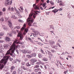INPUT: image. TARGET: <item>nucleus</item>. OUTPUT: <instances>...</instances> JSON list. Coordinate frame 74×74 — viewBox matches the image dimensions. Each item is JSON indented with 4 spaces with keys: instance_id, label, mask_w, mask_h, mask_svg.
<instances>
[{
    "instance_id": "f257e3e1",
    "label": "nucleus",
    "mask_w": 74,
    "mask_h": 74,
    "mask_svg": "<svg viewBox=\"0 0 74 74\" xmlns=\"http://www.w3.org/2000/svg\"><path fill=\"white\" fill-rule=\"evenodd\" d=\"M18 48V46L16 45L15 42H14L12 45H11L10 48L7 51L6 53V55H10L13 58L15 57V54L14 53L15 50Z\"/></svg>"
},
{
    "instance_id": "f03ea898",
    "label": "nucleus",
    "mask_w": 74,
    "mask_h": 74,
    "mask_svg": "<svg viewBox=\"0 0 74 74\" xmlns=\"http://www.w3.org/2000/svg\"><path fill=\"white\" fill-rule=\"evenodd\" d=\"M36 15H39L38 13H35V14L32 12L29 14V16L27 19V22L28 23L29 26H31L33 22H34V20L35 19Z\"/></svg>"
},
{
    "instance_id": "7ed1b4c3",
    "label": "nucleus",
    "mask_w": 74,
    "mask_h": 74,
    "mask_svg": "<svg viewBox=\"0 0 74 74\" xmlns=\"http://www.w3.org/2000/svg\"><path fill=\"white\" fill-rule=\"evenodd\" d=\"M9 58L10 61H12L13 58H11L10 57V56L7 55V56H4L3 57V58L0 61V69L2 70L3 68L4 67V66L7 63L8 59Z\"/></svg>"
},
{
    "instance_id": "20e7f679",
    "label": "nucleus",
    "mask_w": 74,
    "mask_h": 74,
    "mask_svg": "<svg viewBox=\"0 0 74 74\" xmlns=\"http://www.w3.org/2000/svg\"><path fill=\"white\" fill-rule=\"evenodd\" d=\"M10 1V0H6L5 2V6H7V5H11L12 4V1Z\"/></svg>"
},
{
    "instance_id": "39448f33",
    "label": "nucleus",
    "mask_w": 74,
    "mask_h": 74,
    "mask_svg": "<svg viewBox=\"0 0 74 74\" xmlns=\"http://www.w3.org/2000/svg\"><path fill=\"white\" fill-rule=\"evenodd\" d=\"M17 37H20V40H22L23 39V35L22 33L20 32L18 33L17 34Z\"/></svg>"
},
{
    "instance_id": "423d86ee",
    "label": "nucleus",
    "mask_w": 74,
    "mask_h": 74,
    "mask_svg": "<svg viewBox=\"0 0 74 74\" xmlns=\"http://www.w3.org/2000/svg\"><path fill=\"white\" fill-rule=\"evenodd\" d=\"M45 52L46 53V55L48 54L49 56H52L53 55V54L50 51H49L48 50H46L45 51Z\"/></svg>"
},
{
    "instance_id": "0eeeda50",
    "label": "nucleus",
    "mask_w": 74,
    "mask_h": 74,
    "mask_svg": "<svg viewBox=\"0 0 74 74\" xmlns=\"http://www.w3.org/2000/svg\"><path fill=\"white\" fill-rule=\"evenodd\" d=\"M24 27H22L21 29V31L22 32H23V30H24V31L25 33H27L28 32V29H25V27H26V25L25 24H24L23 25Z\"/></svg>"
},
{
    "instance_id": "6e6552de",
    "label": "nucleus",
    "mask_w": 74,
    "mask_h": 74,
    "mask_svg": "<svg viewBox=\"0 0 74 74\" xmlns=\"http://www.w3.org/2000/svg\"><path fill=\"white\" fill-rule=\"evenodd\" d=\"M31 62L30 63L32 64V65H34V63L35 62H37V59H32L30 60Z\"/></svg>"
},
{
    "instance_id": "1a4fd4ad",
    "label": "nucleus",
    "mask_w": 74,
    "mask_h": 74,
    "mask_svg": "<svg viewBox=\"0 0 74 74\" xmlns=\"http://www.w3.org/2000/svg\"><path fill=\"white\" fill-rule=\"evenodd\" d=\"M18 73L19 74H22L23 73V71L21 69L19 68L18 70Z\"/></svg>"
},
{
    "instance_id": "9d476101",
    "label": "nucleus",
    "mask_w": 74,
    "mask_h": 74,
    "mask_svg": "<svg viewBox=\"0 0 74 74\" xmlns=\"http://www.w3.org/2000/svg\"><path fill=\"white\" fill-rule=\"evenodd\" d=\"M4 46H1L0 47V53H1L3 52V51L2 50V49L4 50V48L3 47Z\"/></svg>"
},
{
    "instance_id": "9b49d317",
    "label": "nucleus",
    "mask_w": 74,
    "mask_h": 74,
    "mask_svg": "<svg viewBox=\"0 0 74 74\" xmlns=\"http://www.w3.org/2000/svg\"><path fill=\"white\" fill-rule=\"evenodd\" d=\"M8 23H9V27H10V28H11V29H12V28H13V27H12V23H11V21H8Z\"/></svg>"
},
{
    "instance_id": "f8f14e48",
    "label": "nucleus",
    "mask_w": 74,
    "mask_h": 74,
    "mask_svg": "<svg viewBox=\"0 0 74 74\" xmlns=\"http://www.w3.org/2000/svg\"><path fill=\"white\" fill-rule=\"evenodd\" d=\"M14 31H11V33H8V36H10V37H12V34H14Z\"/></svg>"
},
{
    "instance_id": "ddd939ff",
    "label": "nucleus",
    "mask_w": 74,
    "mask_h": 74,
    "mask_svg": "<svg viewBox=\"0 0 74 74\" xmlns=\"http://www.w3.org/2000/svg\"><path fill=\"white\" fill-rule=\"evenodd\" d=\"M2 27L4 30L6 31L8 30V29L7 28V26H6L5 25H3Z\"/></svg>"
},
{
    "instance_id": "4468645a",
    "label": "nucleus",
    "mask_w": 74,
    "mask_h": 74,
    "mask_svg": "<svg viewBox=\"0 0 74 74\" xmlns=\"http://www.w3.org/2000/svg\"><path fill=\"white\" fill-rule=\"evenodd\" d=\"M42 63V62L39 60H38L37 62L36 63V64H38V65H40Z\"/></svg>"
},
{
    "instance_id": "2eb2a0df",
    "label": "nucleus",
    "mask_w": 74,
    "mask_h": 74,
    "mask_svg": "<svg viewBox=\"0 0 74 74\" xmlns=\"http://www.w3.org/2000/svg\"><path fill=\"white\" fill-rule=\"evenodd\" d=\"M15 67L14 66H12L10 67V70H11L10 71L11 72H12L13 71V70H15Z\"/></svg>"
},
{
    "instance_id": "dca6fc26",
    "label": "nucleus",
    "mask_w": 74,
    "mask_h": 74,
    "mask_svg": "<svg viewBox=\"0 0 74 74\" xmlns=\"http://www.w3.org/2000/svg\"><path fill=\"white\" fill-rule=\"evenodd\" d=\"M5 40L6 41H7L8 42H10V41H11V39L8 37H6Z\"/></svg>"
},
{
    "instance_id": "f3484780",
    "label": "nucleus",
    "mask_w": 74,
    "mask_h": 74,
    "mask_svg": "<svg viewBox=\"0 0 74 74\" xmlns=\"http://www.w3.org/2000/svg\"><path fill=\"white\" fill-rule=\"evenodd\" d=\"M36 53H32L31 54V58L33 57H36Z\"/></svg>"
},
{
    "instance_id": "a211bd4d",
    "label": "nucleus",
    "mask_w": 74,
    "mask_h": 74,
    "mask_svg": "<svg viewBox=\"0 0 74 74\" xmlns=\"http://www.w3.org/2000/svg\"><path fill=\"white\" fill-rule=\"evenodd\" d=\"M31 64H32L31 63L30 64L29 62H27L26 64V66L27 67H30V66H31Z\"/></svg>"
},
{
    "instance_id": "6ab92c4d",
    "label": "nucleus",
    "mask_w": 74,
    "mask_h": 74,
    "mask_svg": "<svg viewBox=\"0 0 74 74\" xmlns=\"http://www.w3.org/2000/svg\"><path fill=\"white\" fill-rule=\"evenodd\" d=\"M52 41L51 40H49L48 41V42L47 43H46L45 44H52Z\"/></svg>"
},
{
    "instance_id": "aec40b11",
    "label": "nucleus",
    "mask_w": 74,
    "mask_h": 74,
    "mask_svg": "<svg viewBox=\"0 0 74 74\" xmlns=\"http://www.w3.org/2000/svg\"><path fill=\"white\" fill-rule=\"evenodd\" d=\"M8 45L6 44H5L3 45V47L5 49L8 48Z\"/></svg>"
},
{
    "instance_id": "412c9836",
    "label": "nucleus",
    "mask_w": 74,
    "mask_h": 74,
    "mask_svg": "<svg viewBox=\"0 0 74 74\" xmlns=\"http://www.w3.org/2000/svg\"><path fill=\"white\" fill-rule=\"evenodd\" d=\"M22 52L23 53H26L27 52V50L24 49L22 51Z\"/></svg>"
},
{
    "instance_id": "4be33fe9",
    "label": "nucleus",
    "mask_w": 74,
    "mask_h": 74,
    "mask_svg": "<svg viewBox=\"0 0 74 74\" xmlns=\"http://www.w3.org/2000/svg\"><path fill=\"white\" fill-rule=\"evenodd\" d=\"M26 57L27 58H32V56L29 54H28L26 55Z\"/></svg>"
},
{
    "instance_id": "5701e85b",
    "label": "nucleus",
    "mask_w": 74,
    "mask_h": 74,
    "mask_svg": "<svg viewBox=\"0 0 74 74\" xmlns=\"http://www.w3.org/2000/svg\"><path fill=\"white\" fill-rule=\"evenodd\" d=\"M42 60H43V61H48V60L47 58L44 57L43 58Z\"/></svg>"
},
{
    "instance_id": "b1692460",
    "label": "nucleus",
    "mask_w": 74,
    "mask_h": 74,
    "mask_svg": "<svg viewBox=\"0 0 74 74\" xmlns=\"http://www.w3.org/2000/svg\"><path fill=\"white\" fill-rule=\"evenodd\" d=\"M53 48H54L55 49V50H57V48H58V46L56 45H53V47H52Z\"/></svg>"
},
{
    "instance_id": "393cba45",
    "label": "nucleus",
    "mask_w": 74,
    "mask_h": 74,
    "mask_svg": "<svg viewBox=\"0 0 74 74\" xmlns=\"http://www.w3.org/2000/svg\"><path fill=\"white\" fill-rule=\"evenodd\" d=\"M34 8L35 10H40V8L37 5H35L34 7Z\"/></svg>"
},
{
    "instance_id": "a878e982",
    "label": "nucleus",
    "mask_w": 74,
    "mask_h": 74,
    "mask_svg": "<svg viewBox=\"0 0 74 74\" xmlns=\"http://www.w3.org/2000/svg\"><path fill=\"white\" fill-rule=\"evenodd\" d=\"M40 1V0H36V3H38ZM41 1L42 3H44V0H41Z\"/></svg>"
},
{
    "instance_id": "bb28decb",
    "label": "nucleus",
    "mask_w": 74,
    "mask_h": 74,
    "mask_svg": "<svg viewBox=\"0 0 74 74\" xmlns=\"http://www.w3.org/2000/svg\"><path fill=\"white\" fill-rule=\"evenodd\" d=\"M38 56L39 58H42V54L40 53H39L38 54Z\"/></svg>"
},
{
    "instance_id": "cd10ccee",
    "label": "nucleus",
    "mask_w": 74,
    "mask_h": 74,
    "mask_svg": "<svg viewBox=\"0 0 74 74\" xmlns=\"http://www.w3.org/2000/svg\"><path fill=\"white\" fill-rule=\"evenodd\" d=\"M34 71L35 73H37L38 71V69H35L34 70Z\"/></svg>"
},
{
    "instance_id": "c85d7f7f",
    "label": "nucleus",
    "mask_w": 74,
    "mask_h": 74,
    "mask_svg": "<svg viewBox=\"0 0 74 74\" xmlns=\"http://www.w3.org/2000/svg\"><path fill=\"white\" fill-rule=\"evenodd\" d=\"M51 51L52 53H55V52H56V50H55L51 49Z\"/></svg>"
},
{
    "instance_id": "c756f323",
    "label": "nucleus",
    "mask_w": 74,
    "mask_h": 74,
    "mask_svg": "<svg viewBox=\"0 0 74 74\" xmlns=\"http://www.w3.org/2000/svg\"><path fill=\"white\" fill-rule=\"evenodd\" d=\"M46 4H47V3H44L43 4V5H42L43 7L44 8V7H45V6H46Z\"/></svg>"
},
{
    "instance_id": "7c9ffc66",
    "label": "nucleus",
    "mask_w": 74,
    "mask_h": 74,
    "mask_svg": "<svg viewBox=\"0 0 74 74\" xmlns=\"http://www.w3.org/2000/svg\"><path fill=\"white\" fill-rule=\"evenodd\" d=\"M40 51L43 54H45V52L43 50H42V49H41Z\"/></svg>"
},
{
    "instance_id": "2f4dec72",
    "label": "nucleus",
    "mask_w": 74,
    "mask_h": 74,
    "mask_svg": "<svg viewBox=\"0 0 74 74\" xmlns=\"http://www.w3.org/2000/svg\"><path fill=\"white\" fill-rule=\"evenodd\" d=\"M18 21L19 22H22V23H23V22H24L22 20H21V19H18Z\"/></svg>"
},
{
    "instance_id": "473e14b6",
    "label": "nucleus",
    "mask_w": 74,
    "mask_h": 74,
    "mask_svg": "<svg viewBox=\"0 0 74 74\" xmlns=\"http://www.w3.org/2000/svg\"><path fill=\"white\" fill-rule=\"evenodd\" d=\"M59 10V9H57V10H56V12L54 10H53L52 11V12H54V13H55L56 12H58V10Z\"/></svg>"
},
{
    "instance_id": "72a5a7b5",
    "label": "nucleus",
    "mask_w": 74,
    "mask_h": 74,
    "mask_svg": "<svg viewBox=\"0 0 74 74\" xmlns=\"http://www.w3.org/2000/svg\"><path fill=\"white\" fill-rule=\"evenodd\" d=\"M50 27L51 28V29H54V27L53 26V25H51L50 26Z\"/></svg>"
},
{
    "instance_id": "f704fd0d",
    "label": "nucleus",
    "mask_w": 74,
    "mask_h": 74,
    "mask_svg": "<svg viewBox=\"0 0 74 74\" xmlns=\"http://www.w3.org/2000/svg\"><path fill=\"white\" fill-rule=\"evenodd\" d=\"M23 70H27V68L26 67L23 66Z\"/></svg>"
},
{
    "instance_id": "c9c22d12",
    "label": "nucleus",
    "mask_w": 74,
    "mask_h": 74,
    "mask_svg": "<svg viewBox=\"0 0 74 74\" xmlns=\"http://www.w3.org/2000/svg\"><path fill=\"white\" fill-rule=\"evenodd\" d=\"M33 34L34 37H37V35L36 33H33Z\"/></svg>"
},
{
    "instance_id": "e433bc0d",
    "label": "nucleus",
    "mask_w": 74,
    "mask_h": 74,
    "mask_svg": "<svg viewBox=\"0 0 74 74\" xmlns=\"http://www.w3.org/2000/svg\"><path fill=\"white\" fill-rule=\"evenodd\" d=\"M21 65L22 66H24V65H25L26 64V62H23L22 63H21Z\"/></svg>"
},
{
    "instance_id": "4c0bfd02",
    "label": "nucleus",
    "mask_w": 74,
    "mask_h": 74,
    "mask_svg": "<svg viewBox=\"0 0 74 74\" xmlns=\"http://www.w3.org/2000/svg\"><path fill=\"white\" fill-rule=\"evenodd\" d=\"M12 74H16V71H13Z\"/></svg>"
},
{
    "instance_id": "58836bf2",
    "label": "nucleus",
    "mask_w": 74,
    "mask_h": 74,
    "mask_svg": "<svg viewBox=\"0 0 74 74\" xmlns=\"http://www.w3.org/2000/svg\"><path fill=\"white\" fill-rule=\"evenodd\" d=\"M32 52V51L31 50L29 51H27V53H29V54H30Z\"/></svg>"
},
{
    "instance_id": "ea45409f",
    "label": "nucleus",
    "mask_w": 74,
    "mask_h": 74,
    "mask_svg": "<svg viewBox=\"0 0 74 74\" xmlns=\"http://www.w3.org/2000/svg\"><path fill=\"white\" fill-rule=\"evenodd\" d=\"M15 29H20V26H17L15 27Z\"/></svg>"
},
{
    "instance_id": "a19ab883",
    "label": "nucleus",
    "mask_w": 74,
    "mask_h": 74,
    "mask_svg": "<svg viewBox=\"0 0 74 74\" xmlns=\"http://www.w3.org/2000/svg\"><path fill=\"white\" fill-rule=\"evenodd\" d=\"M37 25V23L36 22H34L33 24V26H36Z\"/></svg>"
},
{
    "instance_id": "79ce46f5",
    "label": "nucleus",
    "mask_w": 74,
    "mask_h": 74,
    "mask_svg": "<svg viewBox=\"0 0 74 74\" xmlns=\"http://www.w3.org/2000/svg\"><path fill=\"white\" fill-rule=\"evenodd\" d=\"M36 34H37V35H38V34L40 35V32L38 31H36Z\"/></svg>"
},
{
    "instance_id": "37998d69",
    "label": "nucleus",
    "mask_w": 74,
    "mask_h": 74,
    "mask_svg": "<svg viewBox=\"0 0 74 74\" xmlns=\"http://www.w3.org/2000/svg\"><path fill=\"white\" fill-rule=\"evenodd\" d=\"M57 45H58L59 47H60V48H61V46L60 45V44L59 43H57Z\"/></svg>"
},
{
    "instance_id": "c03bdc74",
    "label": "nucleus",
    "mask_w": 74,
    "mask_h": 74,
    "mask_svg": "<svg viewBox=\"0 0 74 74\" xmlns=\"http://www.w3.org/2000/svg\"><path fill=\"white\" fill-rule=\"evenodd\" d=\"M4 35V34L2 32H1L0 33V36H3Z\"/></svg>"
},
{
    "instance_id": "a18cd8bd",
    "label": "nucleus",
    "mask_w": 74,
    "mask_h": 74,
    "mask_svg": "<svg viewBox=\"0 0 74 74\" xmlns=\"http://www.w3.org/2000/svg\"><path fill=\"white\" fill-rule=\"evenodd\" d=\"M38 39L40 40V41H42V42H44V40H42V39H41V38H38Z\"/></svg>"
},
{
    "instance_id": "49530a36",
    "label": "nucleus",
    "mask_w": 74,
    "mask_h": 74,
    "mask_svg": "<svg viewBox=\"0 0 74 74\" xmlns=\"http://www.w3.org/2000/svg\"><path fill=\"white\" fill-rule=\"evenodd\" d=\"M5 21H8V18L6 17H5Z\"/></svg>"
},
{
    "instance_id": "de8ad7c7",
    "label": "nucleus",
    "mask_w": 74,
    "mask_h": 74,
    "mask_svg": "<svg viewBox=\"0 0 74 74\" xmlns=\"http://www.w3.org/2000/svg\"><path fill=\"white\" fill-rule=\"evenodd\" d=\"M50 2L52 5H53L54 4V3L52 1H50Z\"/></svg>"
},
{
    "instance_id": "09e8293b",
    "label": "nucleus",
    "mask_w": 74,
    "mask_h": 74,
    "mask_svg": "<svg viewBox=\"0 0 74 74\" xmlns=\"http://www.w3.org/2000/svg\"><path fill=\"white\" fill-rule=\"evenodd\" d=\"M2 11L3 12H5V8H3L2 9Z\"/></svg>"
},
{
    "instance_id": "8fccbe9b",
    "label": "nucleus",
    "mask_w": 74,
    "mask_h": 74,
    "mask_svg": "<svg viewBox=\"0 0 74 74\" xmlns=\"http://www.w3.org/2000/svg\"><path fill=\"white\" fill-rule=\"evenodd\" d=\"M38 67H39V66H38V65H36L34 67V68H38Z\"/></svg>"
},
{
    "instance_id": "3c124183",
    "label": "nucleus",
    "mask_w": 74,
    "mask_h": 74,
    "mask_svg": "<svg viewBox=\"0 0 74 74\" xmlns=\"http://www.w3.org/2000/svg\"><path fill=\"white\" fill-rule=\"evenodd\" d=\"M25 12L26 14H27V13H28V11H27V9H25Z\"/></svg>"
},
{
    "instance_id": "603ef678",
    "label": "nucleus",
    "mask_w": 74,
    "mask_h": 74,
    "mask_svg": "<svg viewBox=\"0 0 74 74\" xmlns=\"http://www.w3.org/2000/svg\"><path fill=\"white\" fill-rule=\"evenodd\" d=\"M58 42H59L60 43H61L62 42V41L60 40V39H58Z\"/></svg>"
},
{
    "instance_id": "864d4df0",
    "label": "nucleus",
    "mask_w": 74,
    "mask_h": 74,
    "mask_svg": "<svg viewBox=\"0 0 74 74\" xmlns=\"http://www.w3.org/2000/svg\"><path fill=\"white\" fill-rule=\"evenodd\" d=\"M37 44H39L40 45H42V44L40 42H38Z\"/></svg>"
},
{
    "instance_id": "5fc2aeb1",
    "label": "nucleus",
    "mask_w": 74,
    "mask_h": 74,
    "mask_svg": "<svg viewBox=\"0 0 74 74\" xmlns=\"http://www.w3.org/2000/svg\"><path fill=\"white\" fill-rule=\"evenodd\" d=\"M64 73L65 74H67V70L66 71H64Z\"/></svg>"
},
{
    "instance_id": "6e6d98bb",
    "label": "nucleus",
    "mask_w": 74,
    "mask_h": 74,
    "mask_svg": "<svg viewBox=\"0 0 74 74\" xmlns=\"http://www.w3.org/2000/svg\"><path fill=\"white\" fill-rule=\"evenodd\" d=\"M3 15V13L1 12H0V16Z\"/></svg>"
},
{
    "instance_id": "4d7b16f0",
    "label": "nucleus",
    "mask_w": 74,
    "mask_h": 74,
    "mask_svg": "<svg viewBox=\"0 0 74 74\" xmlns=\"http://www.w3.org/2000/svg\"><path fill=\"white\" fill-rule=\"evenodd\" d=\"M24 61L26 62H27V59L26 58L24 60Z\"/></svg>"
},
{
    "instance_id": "13d9d810",
    "label": "nucleus",
    "mask_w": 74,
    "mask_h": 74,
    "mask_svg": "<svg viewBox=\"0 0 74 74\" xmlns=\"http://www.w3.org/2000/svg\"><path fill=\"white\" fill-rule=\"evenodd\" d=\"M16 11L17 12V14H19V12L18 11V10H16Z\"/></svg>"
},
{
    "instance_id": "bf43d9fd",
    "label": "nucleus",
    "mask_w": 74,
    "mask_h": 74,
    "mask_svg": "<svg viewBox=\"0 0 74 74\" xmlns=\"http://www.w3.org/2000/svg\"><path fill=\"white\" fill-rule=\"evenodd\" d=\"M30 42H32V43H33V40H32L31 39V40H29Z\"/></svg>"
},
{
    "instance_id": "052dcab7",
    "label": "nucleus",
    "mask_w": 74,
    "mask_h": 74,
    "mask_svg": "<svg viewBox=\"0 0 74 74\" xmlns=\"http://www.w3.org/2000/svg\"><path fill=\"white\" fill-rule=\"evenodd\" d=\"M40 8L41 10H44V8H42V7L40 6Z\"/></svg>"
},
{
    "instance_id": "680f3d73",
    "label": "nucleus",
    "mask_w": 74,
    "mask_h": 74,
    "mask_svg": "<svg viewBox=\"0 0 74 74\" xmlns=\"http://www.w3.org/2000/svg\"><path fill=\"white\" fill-rule=\"evenodd\" d=\"M60 5L63 6V3H62V2L60 3Z\"/></svg>"
},
{
    "instance_id": "e2e57ef3",
    "label": "nucleus",
    "mask_w": 74,
    "mask_h": 74,
    "mask_svg": "<svg viewBox=\"0 0 74 74\" xmlns=\"http://www.w3.org/2000/svg\"><path fill=\"white\" fill-rule=\"evenodd\" d=\"M28 40H29V41L32 39L30 38L29 37H28Z\"/></svg>"
},
{
    "instance_id": "0e129e2a",
    "label": "nucleus",
    "mask_w": 74,
    "mask_h": 74,
    "mask_svg": "<svg viewBox=\"0 0 74 74\" xmlns=\"http://www.w3.org/2000/svg\"><path fill=\"white\" fill-rule=\"evenodd\" d=\"M23 58H26V56H25V54H24L23 55Z\"/></svg>"
},
{
    "instance_id": "69168bd1",
    "label": "nucleus",
    "mask_w": 74,
    "mask_h": 74,
    "mask_svg": "<svg viewBox=\"0 0 74 74\" xmlns=\"http://www.w3.org/2000/svg\"><path fill=\"white\" fill-rule=\"evenodd\" d=\"M10 10H11V11H14V8H11Z\"/></svg>"
},
{
    "instance_id": "338daca9",
    "label": "nucleus",
    "mask_w": 74,
    "mask_h": 74,
    "mask_svg": "<svg viewBox=\"0 0 74 74\" xmlns=\"http://www.w3.org/2000/svg\"><path fill=\"white\" fill-rule=\"evenodd\" d=\"M29 72H32V70L31 69H29Z\"/></svg>"
},
{
    "instance_id": "774afa93",
    "label": "nucleus",
    "mask_w": 74,
    "mask_h": 74,
    "mask_svg": "<svg viewBox=\"0 0 74 74\" xmlns=\"http://www.w3.org/2000/svg\"><path fill=\"white\" fill-rule=\"evenodd\" d=\"M10 73L9 72H8L7 73H6L5 74H10Z\"/></svg>"
}]
</instances>
